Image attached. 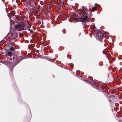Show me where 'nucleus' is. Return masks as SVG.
<instances>
[{
  "instance_id": "14",
  "label": "nucleus",
  "mask_w": 122,
  "mask_h": 122,
  "mask_svg": "<svg viewBox=\"0 0 122 122\" xmlns=\"http://www.w3.org/2000/svg\"><path fill=\"white\" fill-rule=\"evenodd\" d=\"M95 24L94 23H93L92 24V26H93Z\"/></svg>"
},
{
  "instance_id": "19",
  "label": "nucleus",
  "mask_w": 122,
  "mask_h": 122,
  "mask_svg": "<svg viewBox=\"0 0 122 122\" xmlns=\"http://www.w3.org/2000/svg\"><path fill=\"white\" fill-rule=\"evenodd\" d=\"M69 20V21H70V20Z\"/></svg>"
},
{
  "instance_id": "6",
  "label": "nucleus",
  "mask_w": 122,
  "mask_h": 122,
  "mask_svg": "<svg viewBox=\"0 0 122 122\" xmlns=\"http://www.w3.org/2000/svg\"><path fill=\"white\" fill-rule=\"evenodd\" d=\"M24 1H25V4L29 3V5H30V6H32L31 4L30 3V2H29L30 0H24Z\"/></svg>"
},
{
  "instance_id": "2",
  "label": "nucleus",
  "mask_w": 122,
  "mask_h": 122,
  "mask_svg": "<svg viewBox=\"0 0 122 122\" xmlns=\"http://www.w3.org/2000/svg\"><path fill=\"white\" fill-rule=\"evenodd\" d=\"M25 24L21 23L15 26V28L17 30L20 31L25 29Z\"/></svg>"
},
{
  "instance_id": "10",
  "label": "nucleus",
  "mask_w": 122,
  "mask_h": 122,
  "mask_svg": "<svg viewBox=\"0 0 122 122\" xmlns=\"http://www.w3.org/2000/svg\"><path fill=\"white\" fill-rule=\"evenodd\" d=\"M10 51H13L14 50V48L13 47H11L10 48Z\"/></svg>"
},
{
  "instance_id": "18",
  "label": "nucleus",
  "mask_w": 122,
  "mask_h": 122,
  "mask_svg": "<svg viewBox=\"0 0 122 122\" xmlns=\"http://www.w3.org/2000/svg\"><path fill=\"white\" fill-rule=\"evenodd\" d=\"M69 20V21H70V20Z\"/></svg>"
},
{
  "instance_id": "12",
  "label": "nucleus",
  "mask_w": 122,
  "mask_h": 122,
  "mask_svg": "<svg viewBox=\"0 0 122 122\" xmlns=\"http://www.w3.org/2000/svg\"><path fill=\"white\" fill-rule=\"evenodd\" d=\"M121 115H119L118 117H120L119 116H120V118L119 119V120H121L122 119V116H121Z\"/></svg>"
},
{
  "instance_id": "11",
  "label": "nucleus",
  "mask_w": 122,
  "mask_h": 122,
  "mask_svg": "<svg viewBox=\"0 0 122 122\" xmlns=\"http://www.w3.org/2000/svg\"><path fill=\"white\" fill-rule=\"evenodd\" d=\"M92 81L93 82H97L98 81H97L96 80H93Z\"/></svg>"
},
{
  "instance_id": "1",
  "label": "nucleus",
  "mask_w": 122,
  "mask_h": 122,
  "mask_svg": "<svg viewBox=\"0 0 122 122\" xmlns=\"http://www.w3.org/2000/svg\"><path fill=\"white\" fill-rule=\"evenodd\" d=\"M80 16L81 17H79V18L81 20V22L84 24H85L87 22L90 20V17L87 15L86 12L85 13H81L80 14Z\"/></svg>"
},
{
  "instance_id": "4",
  "label": "nucleus",
  "mask_w": 122,
  "mask_h": 122,
  "mask_svg": "<svg viewBox=\"0 0 122 122\" xmlns=\"http://www.w3.org/2000/svg\"><path fill=\"white\" fill-rule=\"evenodd\" d=\"M6 56H10L11 57L12 56V53L10 51H7L5 55Z\"/></svg>"
},
{
  "instance_id": "17",
  "label": "nucleus",
  "mask_w": 122,
  "mask_h": 122,
  "mask_svg": "<svg viewBox=\"0 0 122 122\" xmlns=\"http://www.w3.org/2000/svg\"><path fill=\"white\" fill-rule=\"evenodd\" d=\"M34 4H35V5L36 4V3L35 2V3H34Z\"/></svg>"
},
{
  "instance_id": "16",
  "label": "nucleus",
  "mask_w": 122,
  "mask_h": 122,
  "mask_svg": "<svg viewBox=\"0 0 122 122\" xmlns=\"http://www.w3.org/2000/svg\"><path fill=\"white\" fill-rule=\"evenodd\" d=\"M103 44H105V42H103Z\"/></svg>"
},
{
  "instance_id": "3",
  "label": "nucleus",
  "mask_w": 122,
  "mask_h": 122,
  "mask_svg": "<svg viewBox=\"0 0 122 122\" xmlns=\"http://www.w3.org/2000/svg\"><path fill=\"white\" fill-rule=\"evenodd\" d=\"M94 34L99 39H102L103 38L104 34L99 30H96L94 32Z\"/></svg>"
},
{
  "instance_id": "13",
  "label": "nucleus",
  "mask_w": 122,
  "mask_h": 122,
  "mask_svg": "<svg viewBox=\"0 0 122 122\" xmlns=\"http://www.w3.org/2000/svg\"><path fill=\"white\" fill-rule=\"evenodd\" d=\"M30 26L29 25V26H28V28L29 29H30Z\"/></svg>"
},
{
  "instance_id": "20",
  "label": "nucleus",
  "mask_w": 122,
  "mask_h": 122,
  "mask_svg": "<svg viewBox=\"0 0 122 122\" xmlns=\"http://www.w3.org/2000/svg\"><path fill=\"white\" fill-rule=\"evenodd\" d=\"M69 20V21H70V20Z\"/></svg>"
},
{
  "instance_id": "7",
  "label": "nucleus",
  "mask_w": 122,
  "mask_h": 122,
  "mask_svg": "<svg viewBox=\"0 0 122 122\" xmlns=\"http://www.w3.org/2000/svg\"><path fill=\"white\" fill-rule=\"evenodd\" d=\"M18 57L16 55H14L13 57V59L14 60H16L18 59Z\"/></svg>"
},
{
  "instance_id": "21",
  "label": "nucleus",
  "mask_w": 122,
  "mask_h": 122,
  "mask_svg": "<svg viewBox=\"0 0 122 122\" xmlns=\"http://www.w3.org/2000/svg\"><path fill=\"white\" fill-rule=\"evenodd\" d=\"M107 58H108V57H107Z\"/></svg>"
},
{
  "instance_id": "8",
  "label": "nucleus",
  "mask_w": 122,
  "mask_h": 122,
  "mask_svg": "<svg viewBox=\"0 0 122 122\" xmlns=\"http://www.w3.org/2000/svg\"><path fill=\"white\" fill-rule=\"evenodd\" d=\"M74 22L75 23L78 21V18H74Z\"/></svg>"
},
{
  "instance_id": "9",
  "label": "nucleus",
  "mask_w": 122,
  "mask_h": 122,
  "mask_svg": "<svg viewBox=\"0 0 122 122\" xmlns=\"http://www.w3.org/2000/svg\"><path fill=\"white\" fill-rule=\"evenodd\" d=\"M96 9L97 8L95 7H94L92 8V10L93 11H94V10H96Z\"/></svg>"
},
{
  "instance_id": "5",
  "label": "nucleus",
  "mask_w": 122,
  "mask_h": 122,
  "mask_svg": "<svg viewBox=\"0 0 122 122\" xmlns=\"http://www.w3.org/2000/svg\"><path fill=\"white\" fill-rule=\"evenodd\" d=\"M17 35L16 34H12V38L13 39H15L17 38Z\"/></svg>"
},
{
  "instance_id": "15",
  "label": "nucleus",
  "mask_w": 122,
  "mask_h": 122,
  "mask_svg": "<svg viewBox=\"0 0 122 122\" xmlns=\"http://www.w3.org/2000/svg\"><path fill=\"white\" fill-rule=\"evenodd\" d=\"M7 61H9V60L8 59H7Z\"/></svg>"
}]
</instances>
